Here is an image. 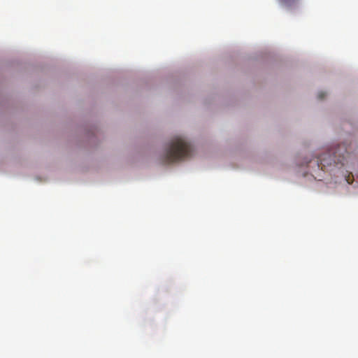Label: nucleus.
<instances>
[{
  "instance_id": "nucleus-3",
  "label": "nucleus",
  "mask_w": 358,
  "mask_h": 358,
  "mask_svg": "<svg viewBox=\"0 0 358 358\" xmlns=\"http://www.w3.org/2000/svg\"><path fill=\"white\" fill-rule=\"evenodd\" d=\"M280 2L286 6H290L293 4L296 0H279Z\"/></svg>"
},
{
  "instance_id": "nucleus-2",
  "label": "nucleus",
  "mask_w": 358,
  "mask_h": 358,
  "mask_svg": "<svg viewBox=\"0 0 358 358\" xmlns=\"http://www.w3.org/2000/svg\"><path fill=\"white\" fill-rule=\"evenodd\" d=\"M350 153L347 150L344 145H339L335 149L330 150L327 153L320 155L315 161L318 169H323L331 166L333 164H341L342 166L347 165L348 159L350 158Z\"/></svg>"
},
{
  "instance_id": "nucleus-5",
  "label": "nucleus",
  "mask_w": 358,
  "mask_h": 358,
  "mask_svg": "<svg viewBox=\"0 0 358 358\" xmlns=\"http://www.w3.org/2000/svg\"><path fill=\"white\" fill-rule=\"evenodd\" d=\"M315 160H313H313H310V161H309V162H307V164H309V166H311V164H313V163L315 166H317V165H316V164L315 163Z\"/></svg>"
},
{
  "instance_id": "nucleus-1",
  "label": "nucleus",
  "mask_w": 358,
  "mask_h": 358,
  "mask_svg": "<svg viewBox=\"0 0 358 358\" xmlns=\"http://www.w3.org/2000/svg\"><path fill=\"white\" fill-rule=\"evenodd\" d=\"M192 152L191 145L183 137L177 136L171 141L162 160L166 164L177 162L189 157Z\"/></svg>"
},
{
  "instance_id": "nucleus-4",
  "label": "nucleus",
  "mask_w": 358,
  "mask_h": 358,
  "mask_svg": "<svg viewBox=\"0 0 358 358\" xmlns=\"http://www.w3.org/2000/svg\"><path fill=\"white\" fill-rule=\"evenodd\" d=\"M317 96H318V99H322L326 96V93L323 92H320L318 93Z\"/></svg>"
}]
</instances>
